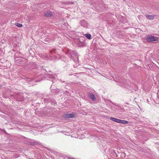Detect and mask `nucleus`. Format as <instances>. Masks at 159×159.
Returning <instances> with one entry per match:
<instances>
[{"mask_svg":"<svg viewBox=\"0 0 159 159\" xmlns=\"http://www.w3.org/2000/svg\"><path fill=\"white\" fill-rule=\"evenodd\" d=\"M85 38L83 37H80L75 41L76 45L78 47H81L84 45Z\"/></svg>","mask_w":159,"mask_h":159,"instance_id":"f257e3e1","label":"nucleus"},{"mask_svg":"<svg viewBox=\"0 0 159 159\" xmlns=\"http://www.w3.org/2000/svg\"><path fill=\"white\" fill-rule=\"evenodd\" d=\"M146 39L148 41L151 42L158 40V38L154 36H148L146 38Z\"/></svg>","mask_w":159,"mask_h":159,"instance_id":"f03ea898","label":"nucleus"},{"mask_svg":"<svg viewBox=\"0 0 159 159\" xmlns=\"http://www.w3.org/2000/svg\"><path fill=\"white\" fill-rule=\"evenodd\" d=\"M88 96L93 101H95L96 99L95 95L92 93L89 92L88 93Z\"/></svg>","mask_w":159,"mask_h":159,"instance_id":"7ed1b4c3","label":"nucleus"},{"mask_svg":"<svg viewBox=\"0 0 159 159\" xmlns=\"http://www.w3.org/2000/svg\"><path fill=\"white\" fill-rule=\"evenodd\" d=\"M63 117L66 118H71L74 117V115L72 114H65L63 115Z\"/></svg>","mask_w":159,"mask_h":159,"instance_id":"20e7f679","label":"nucleus"},{"mask_svg":"<svg viewBox=\"0 0 159 159\" xmlns=\"http://www.w3.org/2000/svg\"><path fill=\"white\" fill-rule=\"evenodd\" d=\"M80 24L82 26L84 27L87 28L88 27L87 23L84 20H82L80 21Z\"/></svg>","mask_w":159,"mask_h":159,"instance_id":"39448f33","label":"nucleus"},{"mask_svg":"<svg viewBox=\"0 0 159 159\" xmlns=\"http://www.w3.org/2000/svg\"><path fill=\"white\" fill-rule=\"evenodd\" d=\"M145 16L148 19L153 20L155 17L156 16L155 15H146Z\"/></svg>","mask_w":159,"mask_h":159,"instance_id":"423d86ee","label":"nucleus"},{"mask_svg":"<svg viewBox=\"0 0 159 159\" xmlns=\"http://www.w3.org/2000/svg\"><path fill=\"white\" fill-rule=\"evenodd\" d=\"M52 14L51 11H47L44 13L45 16L47 17H49L51 16Z\"/></svg>","mask_w":159,"mask_h":159,"instance_id":"0eeeda50","label":"nucleus"},{"mask_svg":"<svg viewBox=\"0 0 159 159\" xmlns=\"http://www.w3.org/2000/svg\"><path fill=\"white\" fill-rule=\"evenodd\" d=\"M128 121L126 120H119V123L123 124H127L128 123Z\"/></svg>","mask_w":159,"mask_h":159,"instance_id":"6e6552de","label":"nucleus"},{"mask_svg":"<svg viewBox=\"0 0 159 159\" xmlns=\"http://www.w3.org/2000/svg\"><path fill=\"white\" fill-rule=\"evenodd\" d=\"M110 119L111 120L114 122H117L118 123H119V119H117V118H113V117H111L110 118Z\"/></svg>","mask_w":159,"mask_h":159,"instance_id":"1a4fd4ad","label":"nucleus"},{"mask_svg":"<svg viewBox=\"0 0 159 159\" xmlns=\"http://www.w3.org/2000/svg\"><path fill=\"white\" fill-rule=\"evenodd\" d=\"M84 36L88 39H91V35L89 34H84Z\"/></svg>","mask_w":159,"mask_h":159,"instance_id":"9d476101","label":"nucleus"},{"mask_svg":"<svg viewBox=\"0 0 159 159\" xmlns=\"http://www.w3.org/2000/svg\"><path fill=\"white\" fill-rule=\"evenodd\" d=\"M16 25L19 27H21L22 26V24L18 23H16Z\"/></svg>","mask_w":159,"mask_h":159,"instance_id":"9b49d317","label":"nucleus"},{"mask_svg":"<svg viewBox=\"0 0 159 159\" xmlns=\"http://www.w3.org/2000/svg\"><path fill=\"white\" fill-rule=\"evenodd\" d=\"M45 42L46 43H50L51 41L50 40H49V39L47 38H46L45 40ZM46 44H47V43H45Z\"/></svg>","mask_w":159,"mask_h":159,"instance_id":"f8f14e48","label":"nucleus"},{"mask_svg":"<svg viewBox=\"0 0 159 159\" xmlns=\"http://www.w3.org/2000/svg\"><path fill=\"white\" fill-rule=\"evenodd\" d=\"M68 159H75L73 157H69L68 158Z\"/></svg>","mask_w":159,"mask_h":159,"instance_id":"ddd939ff","label":"nucleus"}]
</instances>
